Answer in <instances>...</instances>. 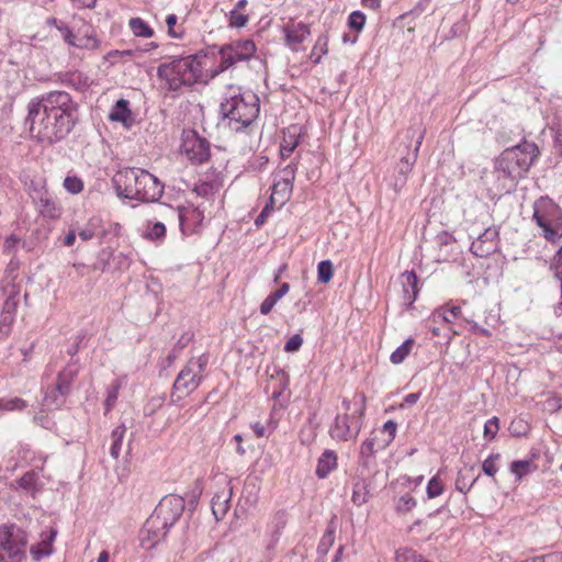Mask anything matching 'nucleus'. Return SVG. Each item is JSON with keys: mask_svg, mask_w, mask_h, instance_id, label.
<instances>
[{"mask_svg": "<svg viewBox=\"0 0 562 562\" xmlns=\"http://www.w3.org/2000/svg\"><path fill=\"white\" fill-rule=\"evenodd\" d=\"M79 105L63 90L40 94L27 104L26 123L41 143L49 145L65 139L78 122Z\"/></svg>", "mask_w": 562, "mask_h": 562, "instance_id": "obj_1", "label": "nucleus"}, {"mask_svg": "<svg viewBox=\"0 0 562 562\" xmlns=\"http://www.w3.org/2000/svg\"><path fill=\"white\" fill-rule=\"evenodd\" d=\"M184 509V497L176 494L164 496L140 530L142 547L150 550L164 541L170 528L183 515Z\"/></svg>", "mask_w": 562, "mask_h": 562, "instance_id": "obj_2", "label": "nucleus"}, {"mask_svg": "<svg viewBox=\"0 0 562 562\" xmlns=\"http://www.w3.org/2000/svg\"><path fill=\"white\" fill-rule=\"evenodd\" d=\"M112 183L119 198L142 203L158 201L165 189L164 183L156 176L136 167L120 169L113 176Z\"/></svg>", "mask_w": 562, "mask_h": 562, "instance_id": "obj_3", "label": "nucleus"}, {"mask_svg": "<svg viewBox=\"0 0 562 562\" xmlns=\"http://www.w3.org/2000/svg\"><path fill=\"white\" fill-rule=\"evenodd\" d=\"M538 156V146L527 140L503 150L494 160L493 170L502 189L514 187L519 179L524 178Z\"/></svg>", "mask_w": 562, "mask_h": 562, "instance_id": "obj_4", "label": "nucleus"}, {"mask_svg": "<svg viewBox=\"0 0 562 562\" xmlns=\"http://www.w3.org/2000/svg\"><path fill=\"white\" fill-rule=\"evenodd\" d=\"M259 98L251 91L241 92L240 87L229 86L220 104L223 123L235 131L241 132L258 116Z\"/></svg>", "mask_w": 562, "mask_h": 562, "instance_id": "obj_5", "label": "nucleus"}, {"mask_svg": "<svg viewBox=\"0 0 562 562\" xmlns=\"http://www.w3.org/2000/svg\"><path fill=\"white\" fill-rule=\"evenodd\" d=\"M157 77L161 80V89L167 93L178 94L182 88L192 87L202 81L201 70L194 57H172L170 61L157 67Z\"/></svg>", "mask_w": 562, "mask_h": 562, "instance_id": "obj_6", "label": "nucleus"}, {"mask_svg": "<svg viewBox=\"0 0 562 562\" xmlns=\"http://www.w3.org/2000/svg\"><path fill=\"white\" fill-rule=\"evenodd\" d=\"M425 137V128L419 124L411 125L400 137V162L395 168L394 190L400 192L406 184L408 175L416 164L419 148Z\"/></svg>", "mask_w": 562, "mask_h": 562, "instance_id": "obj_7", "label": "nucleus"}, {"mask_svg": "<svg viewBox=\"0 0 562 562\" xmlns=\"http://www.w3.org/2000/svg\"><path fill=\"white\" fill-rule=\"evenodd\" d=\"M532 218L550 243L562 238V209L549 196H541L533 203Z\"/></svg>", "mask_w": 562, "mask_h": 562, "instance_id": "obj_8", "label": "nucleus"}, {"mask_svg": "<svg viewBox=\"0 0 562 562\" xmlns=\"http://www.w3.org/2000/svg\"><path fill=\"white\" fill-rule=\"evenodd\" d=\"M27 533L16 524L0 526V562H23L26 559Z\"/></svg>", "mask_w": 562, "mask_h": 562, "instance_id": "obj_9", "label": "nucleus"}, {"mask_svg": "<svg viewBox=\"0 0 562 562\" xmlns=\"http://www.w3.org/2000/svg\"><path fill=\"white\" fill-rule=\"evenodd\" d=\"M181 153L193 165H202L210 159V142L201 137L193 128H187L181 134Z\"/></svg>", "mask_w": 562, "mask_h": 562, "instance_id": "obj_10", "label": "nucleus"}, {"mask_svg": "<svg viewBox=\"0 0 562 562\" xmlns=\"http://www.w3.org/2000/svg\"><path fill=\"white\" fill-rule=\"evenodd\" d=\"M364 396H362V406L356 412L359 414L357 418L355 415H337L329 434L333 439L338 441H348L356 439L361 429V417L364 414Z\"/></svg>", "mask_w": 562, "mask_h": 562, "instance_id": "obj_11", "label": "nucleus"}, {"mask_svg": "<svg viewBox=\"0 0 562 562\" xmlns=\"http://www.w3.org/2000/svg\"><path fill=\"white\" fill-rule=\"evenodd\" d=\"M202 381L203 376L195 373L192 362H189L176 376L171 387L170 404H178L186 395L195 391Z\"/></svg>", "mask_w": 562, "mask_h": 562, "instance_id": "obj_12", "label": "nucleus"}, {"mask_svg": "<svg viewBox=\"0 0 562 562\" xmlns=\"http://www.w3.org/2000/svg\"><path fill=\"white\" fill-rule=\"evenodd\" d=\"M288 524V513L285 509L277 510L269 522L265 532V555L268 561L273 558V551L280 540V537Z\"/></svg>", "mask_w": 562, "mask_h": 562, "instance_id": "obj_13", "label": "nucleus"}, {"mask_svg": "<svg viewBox=\"0 0 562 562\" xmlns=\"http://www.w3.org/2000/svg\"><path fill=\"white\" fill-rule=\"evenodd\" d=\"M176 213L179 227L183 235H192L198 233L204 220V211L200 209V206H195L193 204L188 205H179L177 209H172Z\"/></svg>", "mask_w": 562, "mask_h": 562, "instance_id": "obj_14", "label": "nucleus"}, {"mask_svg": "<svg viewBox=\"0 0 562 562\" xmlns=\"http://www.w3.org/2000/svg\"><path fill=\"white\" fill-rule=\"evenodd\" d=\"M499 231L496 226H490L480 233L472 241L470 250L479 258H485L498 250Z\"/></svg>", "mask_w": 562, "mask_h": 562, "instance_id": "obj_15", "label": "nucleus"}, {"mask_svg": "<svg viewBox=\"0 0 562 562\" xmlns=\"http://www.w3.org/2000/svg\"><path fill=\"white\" fill-rule=\"evenodd\" d=\"M19 289L12 285L11 292L3 303L0 314V341H4L11 334L19 306Z\"/></svg>", "mask_w": 562, "mask_h": 562, "instance_id": "obj_16", "label": "nucleus"}, {"mask_svg": "<svg viewBox=\"0 0 562 562\" xmlns=\"http://www.w3.org/2000/svg\"><path fill=\"white\" fill-rule=\"evenodd\" d=\"M232 481L224 479L222 483H217V490L211 501L212 513L216 520L225 517L229 509V503L233 495Z\"/></svg>", "mask_w": 562, "mask_h": 562, "instance_id": "obj_17", "label": "nucleus"}, {"mask_svg": "<svg viewBox=\"0 0 562 562\" xmlns=\"http://www.w3.org/2000/svg\"><path fill=\"white\" fill-rule=\"evenodd\" d=\"M211 50L212 57L220 56L221 58L218 66L212 71L213 78L241 61L239 58L235 57L234 52H232V48L227 44L212 45Z\"/></svg>", "mask_w": 562, "mask_h": 562, "instance_id": "obj_18", "label": "nucleus"}, {"mask_svg": "<svg viewBox=\"0 0 562 562\" xmlns=\"http://www.w3.org/2000/svg\"><path fill=\"white\" fill-rule=\"evenodd\" d=\"M57 81L78 92H85L91 86L90 78L81 71H66L56 75Z\"/></svg>", "mask_w": 562, "mask_h": 562, "instance_id": "obj_19", "label": "nucleus"}, {"mask_svg": "<svg viewBox=\"0 0 562 562\" xmlns=\"http://www.w3.org/2000/svg\"><path fill=\"white\" fill-rule=\"evenodd\" d=\"M296 165L294 162L289 164L283 168L282 173L283 177L281 180L276 181L272 184L271 190L273 193H279V187H282V196H281V205L290 199L292 190H293V181L295 179Z\"/></svg>", "mask_w": 562, "mask_h": 562, "instance_id": "obj_20", "label": "nucleus"}, {"mask_svg": "<svg viewBox=\"0 0 562 562\" xmlns=\"http://www.w3.org/2000/svg\"><path fill=\"white\" fill-rule=\"evenodd\" d=\"M80 370L79 359L70 360L67 366L58 372L55 385L57 390L66 394L71 393V385Z\"/></svg>", "mask_w": 562, "mask_h": 562, "instance_id": "obj_21", "label": "nucleus"}, {"mask_svg": "<svg viewBox=\"0 0 562 562\" xmlns=\"http://www.w3.org/2000/svg\"><path fill=\"white\" fill-rule=\"evenodd\" d=\"M400 281L403 288L404 303L411 306L416 301L419 293L418 277L415 271L406 270L401 273Z\"/></svg>", "mask_w": 562, "mask_h": 562, "instance_id": "obj_22", "label": "nucleus"}, {"mask_svg": "<svg viewBox=\"0 0 562 562\" xmlns=\"http://www.w3.org/2000/svg\"><path fill=\"white\" fill-rule=\"evenodd\" d=\"M370 481L364 476V470H359L353 479L351 501L355 505L361 506L366 504L370 497Z\"/></svg>", "mask_w": 562, "mask_h": 562, "instance_id": "obj_23", "label": "nucleus"}, {"mask_svg": "<svg viewBox=\"0 0 562 562\" xmlns=\"http://www.w3.org/2000/svg\"><path fill=\"white\" fill-rule=\"evenodd\" d=\"M337 453L334 450L326 449L317 460L316 476L318 479H326L337 468Z\"/></svg>", "mask_w": 562, "mask_h": 562, "instance_id": "obj_24", "label": "nucleus"}, {"mask_svg": "<svg viewBox=\"0 0 562 562\" xmlns=\"http://www.w3.org/2000/svg\"><path fill=\"white\" fill-rule=\"evenodd\" d=\"M374 445V438H368L361 443L358 458V465L361 470L370 471L375 465Z\"/></svg>", "mask_w": 562, "mask_h": 562, "instance_id": "obj_25", "label": "nucleus"}, {"mask_svg": "<svg viewBox=\"0 0 562 562\" xmlns=\"http://www.w3.org/2000/svg\"><path fill=\"white\" fill-rule=\"evenodd\" d=\"M311 34L310 25L303 22L284 27V36L288 45H299Z\"/></svg>", "mask_w": 562, "mask_h": 562, "instance_id": "obj_26", "label": "nucleus"}, {"mask_svg": "<svg viewBox=\"0 0 562 562\" xmlns=\"http://www.w3.org/2000/svg\"><path fill=\"white\" fill-rule=\"evenodd\" d=\"M234 52L235 57L239 58L241 61L250 60L257 48L252 40H237L229 43H226Z\"/></svg>", "mask_w": 562, "mask_h": 562, "instance_id": "obj_27", "label": "nucleus"}, {"mask_svg": "<svg viewBox=\"0 0 562 562\" xmlns=\"http://www.w3.org/2000/svg\"><path fill=\"white\" fill-rule=\"evenodd\" d=\"M18 487L25 491L26 493L35 496L42 490V484L40 482L38 472L35 470H30L25 472L18 481Z\"/></svg>", "mask_w": 562, "mask_h": 562, "instance_id": "obj_28", "label": "nucleus"}, {"mask_svg": "<svg viewBox=\"0 0 562 562\" xmlns=\"http://www.w3.org/2000/svg\"><path fill=\"white\" fill-rule=\"evenodd\" d=\"M549 269L553 272V277L559 281L561 301L554 305V314L559 317L562 316V246L551 259Z\"/></svg>", "mask_w": 562, "mask_h": 562, "instance_id": "obj_29", "label": "nucleus"}, {"mask_svg": "<svg viewBox=\"0 0 562 562\" xmlns=\"http://www.w3.org/2000/svg\"><path fill=\"white\" fill-rule=\"evenodd\" d=\"M109 120L112 122H120L124 125H127L130 121H132V111L130 109V102L125 99H120L112 106V110L109 114Z\"/></svg>", "mask_w": 562, "mask_h": 562, "instance_id": "obj_30", "label": "nucleus"}, {"mask_svg": "<svg viewBox=\"0 0 562 562\" xmlns=\"http://www.w3.org/2000/svg\"><path fill=\"white\" fill-rule=\"evenodd\" d=\"M69 394H66L64 391L57 390V386L54 385L46 390L42 406L47 409H58L64 403Z\"/></svg>", "mask_w": 562, "mask_h": 562, "instance_id": "obj_31", "label": "nucleus"}, {"mask_svg": "<svg viewBox=\"0 0 562 562\" xmlns=\"http://www.w3.org/2000/svg\"><path fill=\"white\" fill-rule=\"evenodd\" d=\"M474 465L469 468H464L460 470L458 476L456 479V490L460 493L467 494L474 483L477 481L479 476L473 475Z\"/></svg>", "mask_w": 562, "mask_h": 562, "instance_id": "obj_32", "label": "nucleus"}, {"mask_svg": "<svg viewBox=\"0 0 562 562\" xmlns=\"http://www.w3.org/2000/svg\"><path fill=\"white\" fill-rule=\"evenodd\" d=\"M290 290V284L288 282H283L280 284L279 289L274 292H271L260 304V313L262 315H268L277 302L281 300Z\"/></svg>", "mask_w": 562, "mask_h": 562, "instance_id": "obj_33", "label": "nucleus"}, {"mask_svg": "<svg viewBox=\"0 0 562 562\" xmlns=\"http://www.w3.org/2000/svg\"><path fill=\"white\" fill-rule=\"evenodd\" d=\"M335 532H336V526L334 524V521L331 520L325 532L323 533L318 544H317V548H316V552H317V555L319 558H325L327 555V553L329 552L330 548L333 547L334 542H335Z\"/></svg>", "mask_w": 562, "mask_h": 562, "instance_id": "obj_34", "label": "nucleus"}, {"mask_svg": "<svg viewBox=\"0 0 562 562\" xmlns=\"http://www.w3.org/2000/svg\"><path fill=\"white\" fill-rule=\"evenodd\" d=\"M122 226L115 222H106L101 217L99 239L101 243H112L121 234Z\"/></svg>", "mask_w": 562, "mask_h": 562, "instance_id": "obj_35", "label": "nucleus"}, {"mask_svg": "<svg viewBox=\"0 0 562 562\" xmlns=\"http://www.w3.org/2000/svg\"><path fill=\"white\" fill-rule=\"evenodd\" d=\"M222 184L216 180L205 181L201 180L194 184L193 192L206 200L213 199L221 190Z\"/></svg>", "mask_w": 562, "mask_h": 562, "instance_id": "obj_36", "label": "nucleus"}, {"mask_svg": "<svg viewBox=\"0 0 562 562\" xmlns=\"http://www.w3.org/2000/svg\"><path fill=\"white\" fill-rule=\"evenodd\" d=\"M126 434V426L121 424L116 426L111 432L112 445L110 447V454L113 459H119L122 450L123 439Z\"/></svg>", "mask_w": 562, "mask_h": 562, "instance_id": "obj_37", "label": "nucleus"}, {"mask_svg": "<svg viewBox=\"0 0 562 562\" xmlns=\"http://www.w3.org/2000/svg\"><path fill=\"white\" fill-rule=\"evenodd\" d=\"M101 225L100 216H92L88 220L86 225L78 231V236L81 240L87 241L92 239L93 237L99 238V228Z\"/></svg>", "mask_w": 562, "mask_h": 562, "instance_id": "obj_38", "label": "nucleus"}, {"mask_svg": "<svg viewBox=\"0 0 562 562\" xmlns=\"http://www.w3.org/2000/svg\"><path fill=\"white\" fill-rule=\"evenodd\" d=\"M461 317V307L452 305L451 307L441 306L432 313V321L441 319L445 323H452L454 319Z\"/></svg>", "mask_w": 562, "mask_h": 562, "instance_id": "obj_39", "label": "nucleus"}, {"mask_svg": "<svg viewBox=\"0 0 562 562\" xmlns=\"http://www.w3.org/2000/svg\"><path fill=\"white\" fill-rule=\"evenodd\" d=\"M328 35L326 33L321 34L316 43L313 46V49L310 55V59L313 64H319L322 60V57L328 53Z\"/></svg>", "mask_w": 562, "mask_h": 562, "instance_id": "obj_40", "label": "nucleus"}, {"mask_svg": "<svg viewBox=\"0 0 562 562\" xmlns=\"http://www.w3.org/2000/svg\"><path fill=\"white\" fill-rule=\"evenodd\" d=\"M414 345L413 338H407L404 340L390 356V361L393 364H401L411 353V350Z\"/></svg>", "mask_w": 562, "mask_h": 562, "instance_id": "obj_41", "label": "nucleus"}, {"mask_svg": "<svg viewBox=\"0 0 562 562\" xmlns=\"http://www.w3.org/2000/svg\"><path fill=\"white\" fill-rule=\"evenodd\" d=\"M395 562H430L412 548L404 547L395 551Z\"/></svg>", "mask_w": 562, "mask_h": 562, "instance_id": "obj_42", "label": "nucleus"}, {"mask_svg": "<svg viewBox=\"0 0 562 562\" xmlns=\"http://www.w3.org/2000/svg\"><path fill=\"white\" fill-rule=\"evenodd\" d=\"M300 136L295 133L289 132L288 135L283 137L282 143L280 144V155L282 158H289L291 154L299 146Z\"/></svg>", "mask_w": 562, "mask_h": 562, "instance_id": "obj_43", "label": "nucleus"}, {"mask_svg": "<svg viewBox=\"0 0 562 562\" xmlns=\"http://www.w3.org/2000/svg\"><path fill=\"white\" fill-rule=\"evenodd\" d=\"M143 236L150 241L161 243L166 236V226L161 222L149 224Z\"/></svg>", "mask_w": 562, "mask_h": 562, "instance_id": "obj_44", "label": "nucleus"}, {"mask_svg": "<svg viewBox=\"0 0 562 562\" xmlns=\"http://www.w3.org/2000/svg\"><path fill=\"white\" fill-rule=\"evenodd\" d=\"M416 505V499L409 494H404L394 501V509L398 515L412 512Z\"/></svg>", "mask_w": 562, "mask_h": 562, "instance_id": "obj_45", "label": "nucleus"}, {"mask_svg": "<svg viewBox=\"0 0 562 562\" xmlns=\"http://www.w3.org/2000/svg\"><path fill=\"white\" fill-rule=\"evenodd\" d=\"M130 27L133 34L139 37H151L154 35V30L140 18H132Z\"/></svg>", "mask_w": 562, "mask_h": 562, "instance_id": "obj_46", "label": "nucleus"}, {"mask_svg": "<svg viewBox=\"0 0 562 562\" xmlns=\"http://www.w3.org/2000/svg\"><path fill=\"white\" fill-rule=\"evenodd\" d=\"M120 389H121V383L119 380H114L106 387V396L104 400V414H108L114 407V405L117 401V397H119Z\"/></svg>", "mask_w": 562, "mask_h": 562, "instance_id": "obj_47", "label": "nucleus"}, {"mask_svg": "<svg viewBox=\"0 0 562 562\" xmlns=\"http://www.w3.org/2000/svg\"><path fill=\"white\" fill-rule=\"evenodd\" d=\"M278 194L279 193H273V191L271 192V195H270L269 200L267 201L266 205L263 206L261 212L258 214V216L255 218L256 227L262 226L266 223L267 218L272 214V212L274 211V205L277 203Z\"/></svg>", "mask_w": 562, "mask_h": 562, "instance_id": "obj_48", "label": "nucleus"}, {"mask_svg": "<svg viewBox=\"0 0 562 562\" xmlns=\"http://www.w3.org/2000/svg\"><path fill=\"white\" fill-rule=\"evenodd\" d=\"M334 277L333 262L328 259L322 260L317 265V281L323 284H327Z\"/></svg>", "mask_w": 562, "mask_h": 562, "instance_id": "obj_49", "label": "nucleus"}, {"mask_svg": "<svg viewBox=\"0 0 562 562\" xmlns=\"http://www.w3.org/2000/svg\"><path fill=\"white\" fill-rule=\"evenodd\" d=\"M508 431L514 437H525L530 431V425L522 418H514L508 427Z\"/></svg>", "mask_w": 562, "mask_h": 562, "instance_id": "obj_50", "label": "nucleus"}, {"mask_svg": "<svg viewBox=\"0 0 562 562\" xmlns=\"http://www.w3.org/2000/svg\"><path fill=\"white\" fill-rule=\"evenodd\" d=\"M38 209L43 216L55 218L59 215L55 202L48 196H42L38 201Z\"/></svg>", "mask_w": 562, "mask_h": 562, "instance_id": "obj_51", "label": "nucleus"}, {"mask_svg": "<svg viewBox=\"0 0 562 562\" xmlns=\"http://www.w3.org/2000/svg\"><path fill=\"white\" fill-rule=\"evenodd\" d=\"M531 471L530 460H516L510 464V472L515 475L517 481H520L525 475Z\"/></svg>", "mask_w": 562, "mask_h": 562, "instance_id": "obj_52", "label": "nucleus"}, {"mask_svg": "<svg viewBox=\"0 0 562 562\" xmlns=\"http://www.w3.org/2000/svg\"><path fill=\"white\" fill-rule=\"evenodd\" d=\"M367 16L362 11H352L347 21V25L350 30L361 32L366 25Z\"/></svg>", "mask_w": 562, "mask_h": 562, "instance_id": "obj_53", "label": "nucleus"}, {"mask_svg": "<svg viewBox=\"0 0 562 562\" xmlns=\"http://www.w3.org/2000/svg\"><path fill=\"white\" fill-rule=\"evenodd\" d=\"M276 378L279 380V385L272 392V398L274 400L279 398L290 384L289 374L283 369L276 371Z\"/></svg>", "mask_w": 562, "mask_h": 562, "instance_id": "obj_54", "label": "nucleus"}, {"mask_svg": "<svg viewBox=\"0 0 562 562\" xmlns=\"http://www.w3.org/2000/svg\"><path fill=\"white\" fill-rule=\"evenodd\" d=\"M499 430V418L497 416H493L486 420L484 424V439L486 441H492L495 439L497 432Z\"/></svg>", "mask_w": 562, "mask_h": 562, "instance_id": "obj_55", "label": "nucleus"}, {"mask_svg": "<svg viewBox=\"0 0 562 562\" xmlns=\"http://www.w3.org/2000/svg\"><path fill=\"white\" fill-rule=\"evenodd\" d=\"M114 255H113V251L111 250V248H103L100 250L99 255H98V260L97 262L93 265V269L94 270H101V271H106L109 270L110 268V259L113 258Z\"/></svg>", "mask_w": 562, "mask_h": 562, "instance_id": "obj_56", "label": "nucleus"}, {"mask_svg": "<svg viewBox=\"0 0 562 562\" xmlns=\"http://www.w3.org/2000/svg\"><path fill=\"white\" fill-rule=\"evenodd\" d=\"M501 459L499 453H491L482 463V471L485 475L494 477L498 471L496 461Z\"/></svg>", "mask_w": 562, "mask_h": 562, "instance_id": "obj_57", "label": "nucleus"}, {"mask_svg": "<svg viewBox=\"0 0 562 562\" xmlns=\"http://www.w3.org/2000/svg\"><path fill=\"white\" fill-rule=\"evenodd\" d=\"M443 492V484L439 480L438 475L432 476L426 487V493L428 498H435L442 494Z\"/></svg>", "mask_w": 562, "mask_h": 562, "instance_id": "obj_58", "label": "nucleus"}, {"mask_svg": "<svg viewBox=\"0 0 562 562\" xmlns=\"http://www.w3.org/2000/svg\"><path fill=\"white\" fill-rule=\"evenodd\" d=\"M228 25L231 27L240 29L246 26L249 21L248 14L240 13L236 10H231L228 13Z\"/></svg>", "mask_w": 562, "mask_h": 562, "instance_id": "obj_59", "label": "nucleus"}, {"mask_svg": "<svg viewBox=\"0 0 562 562\" xmlns=\"http://www.w3.org/2000/svg\"><path fill=\"white\" fill-rule=\"evenodd\" d=\"M64 188L71 194H78L83 190V182L77 176H67L64 180Z\"/></svg>", "mask_w": 562, "mask_h": 562, "instance_id": "obj_60", "label": "nucleus"}, {"mask_svg": "<svg viewBox=\"0 0 562 562\" xmlns=\"http://www.w3.org/2000/svg\"><path fill=\"white\" fill-rule=\"evenodd\" d=\"M30 553L33 560L38 562L42 559L49 557L53 553V548L46 547L42 541L41 543L33 544L30 548Z\"/></svg>", "mask_w": 562, "mask_h": 562, "instance_id": "obj_61", "label": "nucleus"}, {"mask_svg": "<svg viewBox=\"0 0 562 562\" xmlns=\"http://www.w3.org/2000/svg\"><path fill=\"white\" fill-rule=\"evenodd\" d=\"M99 45V41L92 34H83L78 36L75 47L85 49H94Z\"/></svg>", "mask_w": 562, "mask_h": 562, "instance_id": "obj_62", "label": "nucleus"}, {"mask_svg": "<svg viewBox=\"0 0 562 562\" xmlns=\"http://www.w3.org/2000/svg\"><path fill=\"white\" fill-rule=\"evenodd\" d=\"M178 22V16L176 14H168L166 18V24L168 27V35L173 38H181L183 36V29L176 27Z\"/></svg>", "mask_w": 562, "mask_h": 562, "instance_id": "obj_63", "label": "nucleus"}, {"mask_svg": "<svg viewBox=\"0 0 562 562\" xmlns=\"http://www.w3.org/2000/svg\"><path fill=\"white\" fill-rule=\"evenodd\" d=\"M0 407L4 411H22L26 407V402L20 397L1 400Z\"/></svg>", "mask_w": 562, "mask_h": 562, "instance_id": "obj_64", "label": "nucleus"}]
</instances>
